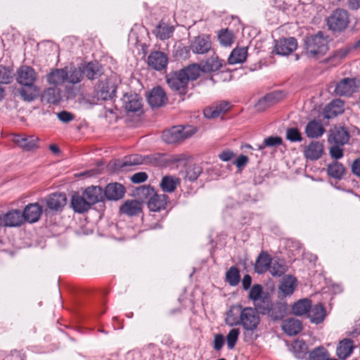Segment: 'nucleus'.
<instances>
[{
  "instance_id": "f257e3e1",
  "label": "nucleus",
  "mask_w": 360,
  "mask_h": 360,
  "mask_svg": "<svg viewBox=\"0 0 360 360\" xmlns=\"http://www.w3.org/2000/svg\"><path fill=\"white\" fill-rule=\"evenodd\" d=\"M259 310L251 307H244L241 311V325L243 336L246 341L255 340L257 337L261 319Z\"/></svg>"
},
{
  "instance_id": "f03ea898",
  "label": "nucleus",
  "mask_w": 360,
  "mask_h": 360,
  "mask_svg": "<svg viewBox=\"0 0 360 360\" xmlns=\"http://www.w3.org/2000/svg\"><path fill=\"white\" fill-rule=\"evenodd\" d=\"M329 49V39L321 32L307 37L304 41V55L309 59L318 60Z\"/></svg>"
},
{
  "instance_id": "7ed1b4c3",
  "label": "nucleus",
  "mask_w": 360,
  "mask_h": 360,
  "mask_svg": "<svg viewBox=\"0 0 360 360\" xmlns=\"http://www.w3.org/2000/svg\"><path fill=\"white\" fill-rule=\"evenodd\" d=\"M136 195L139 200L146 202L148 208L152 212H160L166 208L168 197L164 194H158L150 186H142L136 190Z\"/></svg>"
},
{
  "instance_id": "20e7f679",
  "label": "nucleus",
  "mask_w": 360,
  "mask_h": 360,
  "mask_svg": "<svg viewBox=\"0 0 360 360\" xmlns=\"http://www.w3.org/2000/svg\"><path fill=\"white\" fill-rule=\"evenodd\" d=\"M196 132L195 127L176 126L165 131L162 134V139L167 143H175L191 137Z\"/></svg>"
},
{
  "instance_id": "39448f33",
  "label": "nucleus",
  "mask_w": 360,
  "mask_h": 360,
  "mask_svg": "<svg viewBox=\"0 0 360 360\" xmlns=\"http://www.w3.org/2000/svg\"><path fill=\"white\" fill-rule=\"evenodd\" d=\"M288 309L286 303L273 304L269 299L268 304H264L259 312L266 315L272 320L277 321L282 319L285 315Z\"/></svg>"
},
{
  "instance_id": "423d86ee",
  "label": "nucleus",
  "mask_w": 360,
  "mask_h": 360,
  "mask_svg": "<svg viewBox=\"0 0 360 360\" xmlns=\"http://www.w3.org/2000/svg\"><path fill=\"white\" fill-rule=\"evenodd\" d=\"M169 88L176 94L185 95L188 90V81L184 75L180 71L174 72L167 78Z\"/></svg>"
},
{
  "instance_id": "0eeeda50",
  "label": "nucleus",
  "mask_w": 360,
  "mask_h": 360,
  "mask_svg": "<svg viewBox=\"0 0 360 360\" xmlns=\"http://www.w3.org/2000/svg\"><path fill=\"white\" fill-rule=\"evenodd\" d=\"M248 298L252 302L255 308L259 311L265 304H268L270 297L264 292L261 285L255 284L249 290Z\"/></svg>"
},
{
  "instance_id": "6e6552de",
  "label": "nucleus",
  "mask_w": 360,
  "mask_h": 360,
  "mask_svg": "<svg viewBox=\"0 0 360 360\" xmlns=\"http://www.w3.org/2000/svg\"><path fill=\"white\" fill-rule=\"evenodd\" d=\"M297 49V41L294 37L281 38L275 41L274 51L277 55L286 56Z\"/></svg>"
},
{
  "instance_id": "1a4fd4ad",
  "label": "nucleus",
  "mask_w": 360,
  "mask_h": 360,
  "mask_svg": "<svg viewBox=\"0 0 360 360\" xmlns=\"http://www.w3.org/2000/svg\"><path fill=\"white\" fill-rule=\"evenodd\" d=\"M349 16L344 10H336L328 18V25L334 31H341L347 27Z\"/></svg>"
},
{
  "instance_id": "9d476101",
  "label": "nucleus",
  "mask_w": 360,
  "mask_h": 360,
  "mask_svg": "<svg viewBox=\"0 0 360 360\" xmlns=\"http://www.w3.org/2000/svg\"><path fill=\"white\" fill-rule=\"evenodd\" d=\"M11 141L21 149L30 151L38 148L39 139L35 136L13 134Z\"/></svg>"
},
{
  "instance_id": "9b49d317",
  "label": "nucleus",
  "mask_w": 360,
  "mask_h": 360,
  "mask_svg": "<svg viewBox=\"0 0 360 360\" xmlns=\"http://www.w3.org/2000/svg\"><path fill=\"white\" fill-rule=\"evenodd\" d=\"M142 103L141 97L137 94H125L122 98V105L127 112L141 111Z\"/></svg>"
},
{
  "instance_id": "f8f14e48",
  "label": "nucleus",
  "mask_w": 360,
  "mask_h": 360,
  "mask_svg": "<svg viewBox=\"0 0 360 360\" xmlns=\"http://www.w3.org/2000/svg\"><path fill=\"white\" fill-rule=\"evenodd\" d=\"M43 208L38 202L27 205L22 212L25 223L33 224L38 221L42 214Z\"/></svg>"
},
{
  "instance_id": "ddd939ff",
  "label": "nucleus",
  "mask_w": 360,
  "mask_h": 360,
  "mask_svg": "<svg viewBox=\"0 0 360 360\" xmlns=\"http://www.w3.org/2000/svg\"><path fill=\"white\" fill-rule=\"evenodd\" d=\"M297 285V278L292 275H287L281 280L278 293L279 297L285 298L293 294Z\"/></svg>"
},
{
  "instance_id": "4468645a",
  "label": "nucleus",
  "mask_w": 360,
  "mask_h": 360,
  "mask_svg": "<svg viewBox=\"0 0 360 360\" xmlns=\"http://www.w3.org/2000/svg\"><path fill=\"white\" fill-rule=\"evenodd\" d=\"M3 226L6 227H19L25 224L22 212L18 209L10 210L2 217Z\"/></svg>"
},
{
  "instance_id": "2eb2a0df",
  "label": "nucleus",
  "mask_w": 360,
  "mask_h": 360,
  "mask_svg": "<svg viewBox=\"0 0 360 360\" xmlns=\"http://www.w3.org/2000/svg\"><path fill=\"white\" fill-rule=\"evenodd\" d=\"M358 89L356 82L354 79L345 78L337 83L335 92L342 96L352 95Z\"/></svg>"
},
{
  "instance_id": "dca6fc26",
  "label": "nucleus",
  "mask_w": 360,
  "mask_h": 360,
  "mask_svg": "<svg viewBox=\"0 0 360 360\" xmlns=\"http://www.w3.org/2000/svg\"><path fill=\"white\" fill-rule=\"evenodd\" d=\"M355 349V345L352 340L344 338L340 340L336 347V356L339 359L345 360L349 358Z\"/></svg>"
},
{
  "instance_id": "f3484780",
  "label": "nucleus",
  "mask_w": 360,
  "mask_h": 360,
  "mask_svg": "<svg viewBox=\"0 0 360 360\" xmlns=\"http://www.w3.org/2000/svg\"><path fill=\"white\" fill-rule=\"evenodd\" d=\"M212 44L208 35L196 37L191 44V51L198 54H204L211 49Z\"/></svg>"
},
{
  "instance_id": "a211bd4d",
  "label": "nucleus",
  "mask_w": 360,
  "mask_h": 360,
  "mask_svg": "<svg viewBox=\"0 0 360 360\" xmlns=\"http://www.w3.org/2000/svg\"><path fill=\"white\" fill-rule=\"evenodd\" d=\"M349 139V134L347 129L342 127H335L330 131L328 141L335 145L343 146Z\"/></svg>"
},
{
  "instance_id": "6ab92c4d",
  "label": "nucleus",
  "mask_w": 360,
  "mask_h": 360,
  "mask_svg": "<svg viewBox=\"0 0 360 360\" xmlns=\"http://www.w3.org/2000/svg\"><path fill=\"white\" fill-rule=\"evenodd\" d=\"M37 75L34 69L30 66L20 67L17 72V82L20 85L34 84Z\"/></svg>"
},
{
  "instance_id": "aec40b11",
  "label": "nucleus",
  "mask_w": 360,
  "mask_h": 360,
  "mask_svg": "<svg viewBox=\"0 0 360 360\" xmlns=\"http://www.w3.org/2000/svg\"><path fill=\"white\" fill-rule=\"evenodd\" d=\"M62 101L60 91L56 88H48L42 93L40 101L43 105H58Z\"/></svg>"
},
{
  "instance_id": "412c9836",
  "label": "nucleus",
  "mask_w": 360,
  "mask_h": 360,
  "mask_svg": "<svg viewBox=\"0 0 360 360\" xmlns=\"http://www.w3.org/2000/svg\"><path fill=\"white\" fill-rule=\"evenodd\" d=\"M167 100L165 92L159 86L152 89L148 96V103L152 107H161L165 105Z\"/></svg>"
},
{
  "instance_id": "4be33fe9",
  "label": "nucleus",
  "mask_w": 360,
  "mask_h": 360,
  "mask_svg": "<svg viewBox=\"0 0 360 360\" xmlns=\"http://www.w3.org/2000/svg\"><path fill=\"white\" fill-rule=\"evenodd\" d=\"M323 145L319 141L311 142L304 150V156L310 160H316L323 154Z\"/></svg>"
},
{
  "instance_id": "5701e85b",
  "label": "nucleus",
  "mask_w": 360,
  "mask_h": 360,
  "mask_svg": "<svg viewBox=\"0 0 360 360\" xmlns=\"http://www.w3.org/2000/svg\"><path fill=\"white\" fill-rule=\"evenodd\" d=\"M46 204L51 210H61L67 204V197L64 193H53L49 196Z\"/></svg>"
},
{
  "instance_id": "b1692460",
  "label": "nucleus",
  "mask_w": 360,
  "mask_h": 360,
  "mask_svg": "<svg viewBox=\"0 0 360 360\" xmlns=\"http://www.w3.org/2000/svg\"><path fill=\"white\" fill-rule=\"evenodd\" d=\"M148 64L155 70H162L167 66V58L163 53L155 51L148 57Z\"/></svg>"
},
{
  "instance_id": "393cba45",
  "label": "nucleus",
  "mask_w": 360,
  "mask_h": 360,
  "mask_svg": "<svg viewBox=\"0 0 360 360\" xmlns=\"http://www.w3.org/2000/svg\"><path fill=\"white\" fill-rule=\"evenodd\" d=\"M244 307L240 304L231 306L227 311L225 323L231 327L240 325L241 321L240 313Z\"/></svg>"
},
{
  "instance_id": "a878e982",
  "label": "nucleus",
  "mask_w": 360,
  "mask_h": 360,
  "mask_svg": "<svg viewBox=\"0 0 360 360\" xmlns=\"http://www.w3.org/2000/svg\"><path fill=\"white\" fill-rule=\"evenodd\" d=\"M125 190L122 185L115 183L108 184L105 190V196L109 200H117L121 199Z\"/></svg>"
},
{
  "instance_id": "bb28decb",
  "label": "nucleus",
  "mask_w": 360,
  "mask_h": 360,
  "mask_svg": "<svg viewBox=\"0 0 360 360\" xmlns=\"http://www.w3.org/2000/svg\"><path fill=\"white\" fill-rule=\"evenodd\" d=\"M20 94L23 101L31 102L37 98L40 94V89L34 84L22 85Z\"/></svg>"
},
{
  "instance_id": "cd10ccee",
  "label": "nucleus",
  "mask_w": 360,
  "mask_h": 360,
  "mask_svg": "<svg viewBox=\"0 0 360 360\" xmlns=\"http://www.w3.org/2000/svg\"><path fill=\"white\" fill-rule=\"evenodd\" d=\"M304 132L307 137L316 139L324 134L325 129L321 122L312 120L307 124Z\"/></svg>"
},
{
  "instance_id": "c85d7f7f",
  "label": "nucleus",
  "mask_w": 360,
  "mask_h": 360,
  "mask_svg": "<svg viewBox=\"0 0 360 360\" xmlns=\"http://www.w3.org/2000/svg\"><path fill=\"white\" fill-rule=\"evenodd\" d=\"M272 258L266 252H262L257 257L254 269L259 274H263L269 270Z\"/></svg>"
},
{
  "instance_id": "c756f323",
  "label": "nucleus",
  "mask_w": 360,
  "mask_h": 360,
  "mask_svg": "<svg viewBox=\"0 0 360 360\" xmlns=\"http://www.w3.org/2000/svg\"><path fill=\"white\" fill-rule=\"evenodd\" d=\"M288 268L284 259L274 257L272 258L269 271L273 277H281L285 274Z\"/></svg>"
},
{
  "instance_id": "7c9ffc66",
  "label": "nucleus",
  "mask_w": 360,
  "mask_h": 360,
  "mask_svg": "<svg viewBox=\"0 0 360 360\" xmlns=\"http://www.w3.org/2000/svg\"><path fill=\"white\" fill-rule=\"evenodd\" d=\"M307 316L311 323L319 324L324 321L326 316V312L322 305L316 304L314 307L311 306Z\"/></svg>"
},
{
  "instance_id": "2f4dec72",
  "label": "nucleus",
  "mask_w": 360,
  "mask_h": 360,
  "mask_svg": "<svg viewBox=\"0 0 360 360\" xmlns=\"http://www.w3.org/2000/svg\"><path fill=\"white\" fill-rule=\"evenodd\" d=\"M344 112V103L340 99L332 101L325 108L324 115L327 119L333 118Z\"/></svg>"
},
{
  "instance_id": "473e14b6",
  "label": "nucleus",
  "mask_w": 360,
  "mask_h": 360,
  "mask_svg": "<svg viewBox=\"0 0 360 360\" xmlns=\"http://www.w3.org/2000/svg\"><path fill=\"white\" fill-rule=\"evenodd\" d=\"M83 195L91 205H94L103 200V192L101 187L91 186L84 191Z\"/></svg>"
},
{
  "instance_id": "72a5a7b5",
  "label": "nucleus",
  "mask_w": 360,
  "mask_h": 360,
  "mask_svg": "<svg viewBox=\"0 0 360 360\" xmlns=\"http://www.w3.org/2000/svg\"><path fill=\"white\" fill-rule=\"evenodd\" d=\"M247 56V47H236L231 52L228 58V63L230 65L243 63L246 60Z\"/></svg>"
},
{
  "instance_id": "f704fd0d",
  "label": "nucleus",
  "mask_w": 360,
  "mask_h": 360,
  "mask_svg": "<svg viewBox=\"0 0 360 360\" xmlns=\"http://www.w3.org/2000/svg\"><path fill=\"white\" fill-rule=\"evenodd\" d=\"M116 86L111 81L102 82L98 95L104 101L112 99L116 93Z\"/></svg>"
},
{
  "instance_id": "c9c22d12",
  "label": "nucleus",
  "mask_w": 360,
  "mask_h": 360,
  "mask_svg": "<svg viewBox=\"0 0 360 360\" xmlns=\"http://www.w3.org/2000/svg\"><path fill=\"white\" fill-rule=\"evenodd\" d=\"M120 210L122 214L129 216L137 215L141 211V205L138 200H127L120 207Z\"/></svg>"
},
{
  "instance_id": "e433bc0d",
  "label": "nucleus",
  "mask_w": 360,
  "mask_h": 360,
  "mask_svg": "<svg viewBox=\"0 0 360 360\" xmlns=\"http://www.w3.org/2000/svg\"><path fill=\"white\" fill-rule=\"evenodd\" d=\"M47 82L51 85H60L68 79V72L65 70L56 69L46 76Z\"/></svg>"
},
{
  "instance_id": "4c0bfd02",
  "label": "nucleus",
  "mask_w": 360,
  "mask_h": 360,
  "mask_svg": "<svg viewBox=\"0 0 360 360\" xmlns=\"http://www.w3.org/2000/svg\"><path fill=\"white\" fill-rule=\"evenodd\" d=\"M283 330L288 335H295L302 330V323L295 319H290L282 326Z\"/></svg>"
},
{
  "instance_id": "58836bf2",
  "label": "nucleus",
  "mask_w": 360,
  "mask_h": 360,
  "mask_svg": "<svg viewBox=\"0 0 360 360\" xmlns=\"http://www.w3.org/2000/svg\"><path fill=\"white\" fill-rule=\"evenodd\" d=\"M179 183V179L176 176H165L162 178L160 186L162 191L172 193L175 191Z\"/></svg>"
},
{
  "instance_id": "ea45409f",
  "label": "nucleus",
  "mask_w": 360,
  "mask_h": 360,
  "mask_svg": "<svg viewBox=\"0 0 360 360\" xmlns=\"http://www.w3.org/2000/svg\"><path fill=\"white\" fill-rule=\"evenodd\" d=\"M311 302L308 299H301L295 302L292 306V312L296 316H303L308 314Z\"/></svg>"
},
{
  "instance_id": "a19ab883",
  "label": "nucleus",
  "mask_w": 360,
  "mask_h": 360,
  "mask_svg": "<svg viewBox=\"0 0 360 360\" xmlns=\"http://www.w3.org/2000/svg\"><path fill=\"white\" fill-rule=\"evenodd\" d=\"M223 65V60L216 55L207 58L202 64V70L205 72H212L219 70Z\"/></svg>"
},
{
  "instance_id": "79ce46f5",
  "label": "nucleus",
  "mask_w": 360,
  "mask_h": 360,
  "mask_svg": "<svg viewBox=\"0 0 360 360\" xmlns=\"http://www.w3.org/2000/svg\"><path fill=\"white\" fill-rule=\"evenodd\" d=\"M71 205L75 212L83 213L90 208V202L84 197L78 195H73L71 199Z\"/></svg>"
},
{
  "instance_id": "37998d69",
  "label": "nucleus",
  "mask_w": 360,
  "mask_h": 360,
  "mask_svg": "<svg viewBox=\"0 0 360 360\" xmlns=\"http://www.w3.org/2000/svg\"><path fill=\"white\" fill-rule=\"evenodd\" d=\"M291 352L297 359H302L307 356L308 347L304 341L297 340L291 345Z\"/></svg>"
},
{
  "instance_id": "c03bdc74",
  "label": "nucleus",
  "mask_w": 360,
  "mask_h": 360,
  "mask_svg": "<svg viewBox=\"0 0 360 360\" xmlns=\"http://www.w3.org/2000/svg\"><path fill=\"white\" fill-rule=\"evenodd\" d=\"M217 38L221 46L229 47L234 41L233 32L227 28L220 30L217 33Z\"/></svg>"
},
{
  "instance_id": "a18cd8bd",
  "label": "nucleus",
  "mask_w": 360,
  "mask_h": 360,
  "mask_svg": "<svg viewBox=\"0 0 360 360\" xmlns=\"http://www.w3.org/2000/svg\"><path fill=\"white\" fill-rule=\"evenodd\" d=\"M327 173L333 179H340L345 175V168L341 163L335 161L328 165Z\"/></svg>"
},
{
  "instance_id": "49530a36",
  "label": "nucleus",
  "mask_w": 360,
  "mask_h": 360,
  "mask_svg": "<svg viewBox=\"0 0 360 360\" xmlns=\"http://www.w3.org/2000/svg\"><path fill=\"white\" fill-rule=\"evenodd\" d=\"M180 72L184 75V77L188 82L189 80H195L198 79L204 71L202 70V68L200 65L193 64L188 65L185 69L180 70Z\"/></svg>"
},
{
  "instance_id": "de8ad7c7",
  "label": "nucleus",
  "mask_w": 360,
  "mask_h": 360,
  "mask_svg": "<svg viewBox=\"0 0 360 360\" xmlns=\"http://www.w3.org/2000/svg\"><path fill=\"white\" fill-rule=\"evenodd\" d=\"M174 32V27L166 25L165 23H160L156 28L155 35L158 38L161 40L169 39Z\"/></svg>"
},
{
  "instance_id": "09e8293b",
  "label": "nucleus",
  "mask_w": 360,
  "mask_h": 360,
  "mask_svg": "<svg viewBox=\"0 0 360 360\" xmlns=\"http://www.w3.org/2000/svg\"><path fill=\"white\" fill-rule=\"evenodd\" d=\"M224 110V107L219 104L206 108L203 110V114L206 118L213 119L219 117Z\"/></svg>"
},
{
  "instance_id": "8fccbe9b",
  "label": "nucleus",
  "mask_w": 360,
  "mask_h": 360,
  "mask_svg": "<svg viewBox=\"0 0 360 360\" xmlns=\"http://www.w3.org/2000/svg\"><path fill=\"white\" fill-rule=\"evenodd\" d=\"M328 356L329 353L323 347H318L308 354L309 360H326Z\"/></svg>"
},
{
  "instance_id": "3c124183",
  "label": "nucleus",
  "mask_w": 360,
  "mask_h": 360,
  "mask_svg": "<svg viewBox=\"0 0 360 360\" xmlns=\"http://www.w3.org/2000/svg\"><path fill=\"white\" fill-rule=\"evenodd\" d=\"M81 68L82 74L89 79H94L99 72L98 65L93 63H89L81 67Z\"/></svg>"
},
{
  "instance_id": "603ef678",
  "label": "nucleus",
  "mask_w": 360,
  "mask_h": 360,
  "mask_svg": "<svg viewBox=\"0 0 360 360\" xmlns=\"http://www.w3.org/2000/svg\"><path fill=\"white\" fill-rule=\"evenodd\" d=\"M240 331L238 328H233L229 330L226 337V344L229 349H233L238 340Z\"/></svg>"
},
{
  "instance_id": "864d4df0",
  "label": "nucleus",
  "mask_w": 360,
  "mask_h": 360,
  "mask_svg": "<svg viewBox=\"0 0 360 360\" xmlns=\"http://www.w3.org/2000/svg\"><path fill=\"white\" fill-rule=\"evenodd\" d=\"M227 282L232 286H236L240 281V274L237 268L231 267L226 274Z\"/></svg>"
},
{
  "instance_id": "5fc2aeb1",
  "label": "nucleus",
  "mask_w": 360,
  "mask_h": 360,
  "mask_svg": "<svg viewBox=\"0 0 360 360\" xmlns=\"http://www.w3.org/2000/svg\"><path fill=\"white\" fill-rule=\"evenodd\" d=\"M12 70L0 65V84H7L12 81Z\"/></svg>"
},
{
  "instance_id": "6e6d98bb",
  "label": "nucleus",
  "mask_w": 360,
  "mask_h": 360,
  "mask_svg": "<svg viewBox=\"0 0 360 360\" xmlns=\"http://www.w3.org/2000/svg\"><path fill=\"white\" fill-rule=\"evenodd\" d=\"M286 138L291 142H300L302 140L300 131L295 127L286 130Z\"/></svg>"
},
{
  "instance_id": "4d7b16f0",
  "label": "nucleus",
  "mask_w": 360,
  "mask_h": 360,
  "mask_svg": "<svg viewBox=\"0 0 360 360\" xmlns=\"http://www.w3.org/2000/svg\"><path fill=\"white\" fill-rule=\"evenodd\" d=\"M273 103V96L267 95L259 100L255 107L258 111H263Z\"/></svg>"
},
{
  "instance_id": "13d9d810",
  "label": "nucleus",
  "mask_w": 360,
  "mask_h": 360,
  "mask_svg": "<svg viewBox=\"0 0 360 360\" xmlns=\"http://www.w3.org/2000/svg\"><path fill=\"white\" fill-rule=\"evenodd\" d=\"M82 75L81 67L74 68L70 73L69 76L68 75V79L72 84H77L81 81Z\"/></svg>"
},
{
  "instance_id": "bf43d9fd",
  "label": "nucleus",
  "mask_w": 360,
  "mask_h": 360,
  "mask_svg": "<svg viewBox=\"0 0 360 360\" xmlns=\"http://www.w3.org/2000/svg\"><path fill=\"white\" fill-rule=\"evenodd\" d=\"M57 117L62 122L68 123L72 121L75 118V116L70 112L63 110L57 113Z\"/></svg>"
},
{
  "instance_id": "052dcab7",
  "label": "nucleus",
  "mask_w": 360,
  "mask_h": 360,
  "mask_svg": "<svg viewBox=\"0 0 360 360\" xmlns=\"http://www.w3.org/2000/svg\"><path fill=\"white\" fill-rule=\"evenodd\" d=\"M282 143V139L280 136H269L264 141V146L273 147Z\"/></svg>"
},
{
  "instance_id": "680f3d73",
  "label": "nucleus",
  "mask_w": 360,
  "mask_h": 360,
  "mask_svg": "<svg viewBox=\"0 0 360 360\" xmlns=\"http://www.w3.org/2000/svg\"><path fill=\"white\" fill-rule=\"evenodd\" d=\"M339 146H333L330 147L329 150L330 156L336 160L340 159L343 156V150Z\"/></svg>"
},
{
  "instance_id": "e2e57ef3",
  "label": "nucleus",
  "mask_w": 360,
  "mask_h": 360,
  "mask_svg": "<svg viewBox=\"0 0 360 360\" xmlns=\"http://www.w3.org/2000/svg\"><path fill=\"white\" fill-rule=\"evenodd\" d=\"M148 179V175L144 172H137L131 176V181L134 184H140L146 181Z\"/></svg>"
},
{
  "instance_id": "0e129e2a",
  "label": "nucleus",
  "mask_w": 360,
  "mask_h": 360,
  "mask_svg": "<svg viewBox=\"0 0 360 360\" xmlns=\"http://www.w3.org/2000/svg\"><path fill=\"white\" fill-rule=\"evenodd\" d=\"M224 345V337L221 334H217L214 338V348L220 350Z\"/></svg>"
},
{
  "instance_id": "69168bd1",
  "label": "nucleus",
  "mask_w": 360,
  "mask_h": 360,
  "mask_svg": "<svg viewBox=\"0 0 360 360\" xmlns=\"http://www.w3.org/2000/svg\"><path fill=\"white\" fill-rule=\"evenodd\" d=\"M235 156V154L231 150L227 149L223 150L219 155V159L223 162H227L231 160L233 157Z\"/></svg>"
},
{
  "instance_id": "338daca9",
  "label": "nucleus",
  "mask_w": 360,
  "mask_h": 360,
  "mask_svg": "<svg viewBox=\"0 0 360 360\" xmlns=\"http://www.w3.org/2000/svg\"><path fill=\"white\" fill-rule=\"evenodd\" d=\"M143 162V160L141 157L138 155H134L129 157V160L127 162V164L129 165H141Z\"/></svg>"
},
{
  "instance_id": "774afa93",
  "label": "nucleus",
  "mask_w": 360,
  "mask_h": 360,
  "mask_svg": "<svg viewBox=\"0 0 360 360\" xmlns=\"http://www.w3.org/2000/svg\"><path fill=\"white\" fill-rule=\"evenodd\" d=\"M352 172L354 175L360 177V158L354 160L352 165Z\"/></svg>"
}]
</instances>
